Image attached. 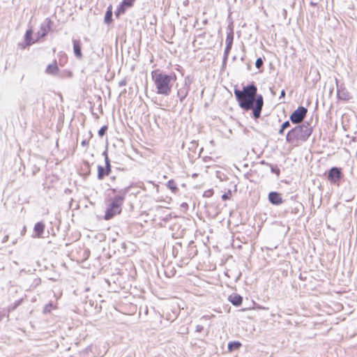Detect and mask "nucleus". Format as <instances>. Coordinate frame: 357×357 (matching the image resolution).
Instances as JSON below:
<instances>
[{
    "instance_id": "f257e3e1",
    "label": "nucleus",
    "mask_w": 357,
    "mask_h": 357,
    "mask_svg": "<svg viewBox=\"0 0 357 357\" xmlns=\"http://www.w3.org/2000/svg\"><path fill=\"white\" fill-rule=\"evenodd\" d=\"M234 94L239 106L245 110H252V115L255 119L260 116L264 105L261 95H257V87L253 84L244 86L243 90H234Z\"/></svg>"
},
{
    "instance_id": "f03ea898",
    "label": "nucleus",
    "mask_w": 357,
    "mask_h": 357,
    "mask_svg": "<svg viewBox=\"0 0 357 357\" xmlns=\"http://www.w3.org/2000/svg\"><path fill=\"white\" fill-rule=\"evenodd\" d=\"M151 75L156 93L165 96H169L172 91L173 84L176 80V75H169L159 70L153 71Z\"/></svg>"
},
{
    "instance_id": "7ed1b4c3",
    "label": "nucleus",
    "mask_w": 357,
    "mask_h": 357,
    "mask_svg": "<svg viewBox=\"0 0 357 357\" xmlns=\"http://www.w3.org/2000/svg\"><path fill=\"white\" fill-rule=\"evenodd\" d=\"M312 128L309 123H303L291 129L287 135V142L294 146H298L305 142L311 135Z\"/></svg>"
},
{
    "instance_id": "20e7f679",
    "label": "nucleus",
    "mask_w": 357,
    "mask_h": 357,
    "mask_svg": "<svg viewBox=\"0 0 357 357\" xmlns=\"http://www.w3.org/2000/svg\"><path fill=\"white\" fill-rule=\"evenodd\" d=\"M123 197L116 196L109 205L105 215V220H110L114 216L119 214L121 211V205L123 204Z\"/></svg>"
},
{
    "instance_id": "39448f33",
    "label": "nucleus",
    "mask_w": 357,
    "mask_h": 357,
    "mask_svg": "<svg viewBox=\"0 0 357 357\" xmlns=\"http://www.w3.org/2000/svg\"><path fill=\"white\" fill-rule=\"evenodd\" d=\"M307 109L304 107H298L290 116V120L293 123H301L306 116Z\"/></svg>"
},
{
    "instance_id": "423d86ee",
    "label": "nucleus",
    "mask_w": 357,
    "mask_h": 357,
    "mask_svg": "<svg viewBox=\"0 0 357 357\" xmlns=\"http://www.w3.org/2000/svg\"><path fill=\"white\" fill-rule=\"evenodd\" d=\"M342 176V172L340 169L337 167H332L328 175V179L333 183H337L339 182Z\"/></svg>"
},
{
    "instance_id": "0eeeda50",
    "label": "nucleus",
    "mask_w": 357,
    "mask_h": 357,
    "mask_svg": "<svg viewBox=\"0 0 357 357\" xmlns=\"http://www.w3.org/2000/svg\"><path fill=\"white\" fill-rule=\"evenodd\" d=\"M337 84V96L340 100H348L351 98L349 92L342 86H339L337 80H336Z\"/></svg>"
},
{
    "instance_id": "6e6552de",
    "label": "nucleus",
    "mask_w": 357,
    "mask_h": 357,
    "mask_svg": "<svg viewBox=\"0 0 357 357\" xmlns=\"http://www.w3.org/2000/svg\"><path fill=\"white\" fill-rule=\"evenodd\" d=\"M135 0H123L119 7L117 8L116 15H120L123 14L127 8L132 7Z\"/></svg>"
},
{
    "instance_id": "1a4fd4ad",
    "label": "nucleus",
    "mask_w": 357,
    "mask_h": 357,
    "mask_svg": "<svg viewBox=\"0 0 357 357\" xmlns=\"http://www.w3.org/2000/svg\"><path fill=\"white\" fill-rule=\"evenodd\" d=\"M269 202L275 205L281 204L283 202L282 195L276 192H269Z\"/></svg>"
},
{
    "instance_id": "9d476101",
    "label": "nucleus",
    "mask_w": 357,
    "mask_h": 357,
    "mask_svg": "<svg viewBox=\"0 0 357 357\" xmlns=\"http://www.w3.org/2000/svg\"><path fill=\"white\" fill-rule=\"evenodd\" d=\"M45 225L41 222H37L34 226V232L36 234V236L38 238L42 237V234L44 232Z\"/></svg>"
},
{
    "instance_id": "9b49d317",
    "label": "nucleus",
    "mask_w": 357,
    "mask_h": 357,
    "mask_svg": "<svg viewBox=\"0 0 357 357\" xmlns=\"http://www.w3.org/2000/svg\"><path fill=\"white\" fill-rule=\"evenodd\" d=\"M233 39H234V36H233L232 33L227 34V36L226 38L227 47L225 50V54L226 56L228 55V54L231 48V45L233 43Z\"/></svg>"
},
{
    "instance_id": "f8f14e48",
    "label": "nucleus",
    "mask_w": 357,
    "mask_h": 357,
    "mask_svg": "<svg viewBox=\"0 0 357 357\" xmlns=\"http://www.w3.org/2000/svg\"><path fill=\"white\" fill-rule=\"evenodd\" d=\"M229 301L234 305L238 306L242 303V297L238 294H232L229 296Z\"/></svg>"
},
{
    "instance_id": "ddd939ff",
    "label": "nucleus",
    "mask_w": 357,
    "mask_h": 357,
    "mask_svg": "<svg viewBox=\"0 0 357 357\" xmlns=\"http://www.w3.org/2000/svg\"><path fill=\"white\" fill-rule=\"evenodd\" d=\"M59 71V68L56 63L47 66L46 68V73L50 75H56Z\"/></svg>"
},
{
    "instance_id": "4468645a",
    "label": "nucleus",
    "mask_w": 357,
    "mask_h": 357,
    "mask_svg": "<svg viewBox=\"0 0 357 357\" xmlns=\"http://www.w3.org/2000/svg\"><path fill=\"white\" fill-rule=\"evenodd\" d=\"M73 50H74V53H75V56L78 58H81L82 52H81L80 43L79 41H77V40L73 41Z\"/></svg>"
},
{
    "instance_id": "2eb2a0df",
    "label": "nucleus",
    "mask_w": 357,
    "mask_h": 357,
    "mask_svg": "<svg viewBox=\"0 0 357 357\" xmlns=\"http://www.w3.org/2000/svg\"><path fill=\"white\" fill-rule=\"evenodd\" d=\"M112 6H109L107 8V10L105 13V22L107 23V24L110 23L112 20Z\"/></svg>"
},
{
    "instance_id": "dca6fc26",
    "label": "nucleus",
    "mask_w": 357,
    "mask_h": 357,
    "mask_svg": "<svg viewBox=\"0 0 357 357\" xmlns=\"http://www.w3.org/2000/svg\"><path fill=\"white\" fill-rule=\"evenodd\" d=\"M241 346L239 342H230L228 344V349L229 351L238 349Z\"/></svg>"
},
{
    "instance_id": "f3484780",
    "label": "nucleus",
    "mask_w": 357,
    "mask_h": 357,
    "mask_svg": "<svg viewBox=\"0 0 357 357\" xmlns=\"http://www.w3.org/2000/svg\"><path fill=\"white\" fill-rule=\"evenodd\" d=\"M177 95L181 101H183L188 95V90L186 89H180L178 90Z\"/></svg>"
},
{
    "instance_id": "a211bd4d",
    "label": "nucleus",
    "mask_w": 357,
    "mask_h": 357,
    "mask_svg": "<svg viewBox=\"0 0 357 357\" xmlns=\"http://www.w3.org/2000/svg\"><path fill=\"white\" fill-rule=\"evenodd\" d=\"M50 27L47 24H42L40 26V31L38 32V34L40 37L45 36L49 31Z\"/></svg>"
},
{
    "instance_id": "6ab92c4d",
    "label": "nucleus",
    "mask_w": 357,
    "mask_h": 357,
    "mask_svg": "<svg viewBox=\"0 0 357 357\" xmlns=\"http://www.w3.org/2000/svg\"><path fill=\"white\" fill-rule=\"evenodd\" d=\"M32 34V31L31 29L27 30L26 32L25 38L27 45L33 44L36 42V40H32L31 38V36Z\"/></svg>"
},
{
    "instance_id": "aec40b11",
    "label": "nucleus",
    "mask_w": 357,
    "mask_h": 357,
    "mask_svg": "<svg viewBox=\"0 0 357 357\" xmlns=\"http://www.w3.org/2000/svg\"><path fill=\"white\" fill-rule=\"evenodd\" d=\"M106 175V171L101 166L98 167V178L102 180L104 176Z\"/></svg>"
},
{
    "instance_id": "412c9836",
    "label": "nucleus",
    "mask_w": 357,
    "mask_h": 357,
    "mask_svg": "<svg viewBox=\"0 0 357 357\" xmlns=\"http://www.w3.org/2000/svg\"><path fill=\"white\" fill-rule=\"evenodd\" d=\"M167 187L173 192H175L177 190L176 185L175 182L172 180L168 181Z\"/></svg>"
},
{
    "instance_id": "4be33fe9",
    "label": "nucleus",
    "mask_w": 357,
    "mask_h": 357,
    "mask_svg": "<svg viewBox=\"0 0 357 357\" xmlns=\"http://www.w3.org/2000/svg\"><path fill=\"white\" fill-rule=\"evenodd\" d=\"M107 129V126H103V127H102V128L99 130V131H98V135H100V137H102V136L105 135V132H106Z\"/></svg>"
},
{
    "instance_id": "5701e85b",
    "label": "nucleus",
    "mask_w": 357,
    "mask_h": 357,
    "mask_svg": "<svg viewBox=\"0 0 357 357\" xmlns=\"http://www.w3.org/2000/svg\"><path fill=\"white\" fill-rule=\"evenodd\" d=\"M263 64V61L261 58L257 59L255 66L257 68H259Z\"/></svg>"
},
{
    "instance_id": "b1692460",
    "label": "nucleus",
    "mask_w": 357,
    "mask_h": 357,
    "mask_svg": "<svg viewBox=\"0 0 357 357\" xmlns=\"http://www.w3.org/2000/svg\"><path fill=\"white\" fill-rule=\"evenodd\" d=\"M271 172L275 173L277 176H279L280 174V169L278 167H271Z\"/></svg>"
},
{
    "instance_id": "393cba45",
    "label": "nucleus",
    "mask_w": 357,
    "mask_h": 357,
    "mask_svg": "<svg viewBox=\"0 0 357 357\" xmlns=\"http://www.w3.org/2000/svg\"><path fill=\"white\" fill-rule=\"evenodd\" d=\"M289 126H290V123L287 121L282 123V129H286L287 128L289 127Z\"/></svg>"
},
{
    "instance_id": "a878e982",
    "label": "nucleus",
    "mask_w": 357,
    "mask_h": 357,
    "mask_svg": "<svg viewBox=\"0 0 357 357\" xmlns=\"http://www.w3.org/2000/svg\"><path fill=\"white\" fill-rule=\"evenodd\" d=\"M105 163H106V167H109V165H109V161L107 155L105 156Z\"/></svg>"
},
{
    "instance_id": "bb28decb",
    "label": "nucleus",
    "mask_w": 357,
    "mask_h": 357,
    "mask_svg": "<svg viewBox=\"0 0 357 357\" xmlns=\"http://www.w3.org/2000/svg\"><path fill=\"white\" fill-rule=\"evenodd\" d=\"M126 84V80H122L119 82V86H125Z\"/></svg>"
},
{
    "instance_id": "cd10ccee",
    "label": "nucleus",
    "mask_w": 357,
    "mask_h": 357,
    "mask_svg": "<svg viewBox=\"0 0 357 357\" xmlns=\"http://www.w3.org/2000/svg\"><path fill=\"white\" fill-rule=\"evenodd\" d=\"M107 169H106V175H109V172H110V165H109V167H106Z\"/></svg>"
},
{
    "instance_id": "c85d7f7f",
    "label": "nucleus",
    "mask_w": 357,
    "mask_h": 357,
    "mask_svg": "<svg viewBox=\"0 0 357 357\" xmlns=\"http://www.w3.org/2000/svg\"><path fill=\"white\" fill-rule=\"evenodd\" d=\"M222 198L223 199H227L229 198V197H228V195H227L225 194V195H223L222 196Z\"/></svg>"
},
{
    "instance_id": "c756f323",
    "label": "nucleus",
    "mask_w": 357,
    "mask_h": 357,
    "mask_svg": "<svg viewBox=\"0 0 357 357\" xmlns=\"http://www.w3.org/2000/svg\"><path fill=\"white\" fill-rule=\"evenodd\" d=\"M211 194V191H208V192H206L204 195L208 197V196H210Z\"/></svg>"
},
{
    "instance_id": "7c9ffc66",
    "label": "nucleus",
    "mask_w": 357,
    "mask_h": 357,
    "mask_svg": "<svg viewBox=\"0 0 357 357\" xmlns=\"http://www.w3.org/2000/svg\"><path fill=\"white\" fill-rule=\"evenodd\" d=\"M285 96V92L284 90L281 91V97H284Z\"/></svg>"
},
{
    "instance_id": "2f4dec72",
    "label": "nucleus",
    "mask_w": 357,
    "mask_h": 357,
    "mask_svg": "<svg viewBox=\"0 0 357 357\" xmlns=\"http://www.w3.org/2000/svg\"><path fill=\"white\" fill-rule=\"evenodd\" d=\"M284 129H282V127L281 126V128H280V130H279V133H280V134H282V133H283V132H284Z\"/></svg>"
},
{
    "instance_id": "473e14b6",
    "label": "nucleus",
    "mask_w": 357,
    "mask_h": 357,
    "mask_svg": "<svg viewBox=\"0 0 357 357\" xmlns=\"http://www.w3.org/2000/svg\"><path fill=\"white\" fill-rule=\"evenodd\" d=\"M82 144L83 146L86 145V144H87V142H86V141H83V142H82Z\"/></svg>"
},
{
    "instance_id": "72a5a7b5",
    "label": "nucleus",
    "mask_w": 357,
    "mask_h": 357,
    "mask_svg": "<svg viewBox=\"0 0 357 357\" xmlns=\"http://www.w3.org/2000/svg\"><path fill=\"white\" fill-rule=\"evenodd\" d=\"M201 329H202V327H200V326H197V331H201Z\"/></svg>"
},
{
    "instance_id": "f704fd0d",
    "label": "nucleus",
    "mask_w": 357,
    "mask_h": 357,
    "mask_svg": "<svg viewBox=\"0 0 357 357\" xmlns=\"http://www.w3.org/2000/svg\"><path fill=\"white\" fill-rule=\"evenodd\" d=\"M49 310V307H48V306L47 305V306L45 307V310Z\"/></svg>"
}]
</instances>
